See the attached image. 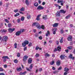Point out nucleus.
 Returning <instances> with one entry per match:
<instances>
[{
	"mask_svg": "<svg viewBox=\"0 0 75 75\" xmlns=\"http://www.w3.org/2000/svg\"><path fill=\"white\" fill-rule=\"evenodd\" d=\"M32 26H35L36 25V27L38 28V29H40V25L38 23H34L32 25Z\"/></svg>",
	"mask_w": 75,
	"mask_h": 75,
	"instance_id": "nucleus-1",
	"label": "nucleus"
},
{
	"mask_svg": "<svg viewBox=\"0 0 75 75\" xmlns=\"http://www.w3.org/2000/svg\"><path fill=\"white\" fill-rule=\"evenodd\" d=\"M29 44V42L27 41H25L24 42H23L22 44L23 47H24L26 46V45H27Z\"/></svg>",
	"mask_w": 75,
	"mask_h": 75,
	"instance_id": "nucleus-2",
	"label": "nucleus"
},
{
	"mask_svg": "<svg viewBox=\"0 0 75 75\" xmlns=\"http://www.w3.org/2000/svg\"><path fill=\"white\" fill-rule=\"evenodd\" d=\"M2 59H3V62H5L7 61L6 59H9V58L7 56H5L2 57Z\"/></svg>",
	"mask_w": 75,
	"mask_h": 75,
	"instance_id": "nucleus-3",
	"label": "nucleus"
},
{
	"mask_svg": "<svg viewBox=\"0 0 75 75\" xmlns=\"http://www.w3.org/2000/svg\"><path fill=\"white\" fill-rule=\"evenodd\" d=\"M7 39H8V37L7 36H4L2 37V40H3V41H4L5 42H6L7 41Z\"/></svg>",
	"mask_w": 75,
	"mask_h": 75,
	"instance_id": "nucleus-4",
	"label": "nucleus"
},
{
	"mask_svg": "<svg viewBox=\"0 0 75 75\" xmlns=\"http://www.w3.org/2000/svg\"><path fill=\"white\" fill-rule=\"evenodd\" d=\"M8 30L9 32V33H13V31H14V30H15V28H9L8 29Z\"/></svg>",
	"mask_w": 75,
	"mask_h": 75,
	"instance_id": "nucleus-5",
	"label": "nucleus"
},
{
	"mask_svg": "<svg viewBox=\"0 0 75 75\" xmlns=\"http://www.w3.org/2000/svg\"><path fill=\"white\" fill-rule=\"evenodd\" d=\"M28 58V56H25L23 59V60L24 62H25V61H26V60H27V59Z\"/></svg>",
	"mask_w": 75,
	"mask_h": 75,
	"instance_id": "nucleus-6",
	"label": "nucleus"
},
{
	"mask_svg": "<svg viewBox=\"0 0 75 75\" xmlns=\"http://www.w3.org/2000/svg\"><path fill=\"white\" fill-rule=\"evenodd\" d=\"M72 39V37L71 35H69L68 36L67 38V40L68 41H71Z\"/></svg>",
	"mask_w": 75,
	"mask_h": 75,
	"instance_id": "nucleus-7",
	"label": "nucleus"
},
{
	"mask_svg": "<svg viewBox=\"0 0 75 75\" xmlns=\"http://www.w3.org/2000/svg\"><path fill=\"white\" fill-rule=\"evenodd\" d=\"M21 34L20 31H18L16 33V36H19Z\"/></svg>",
	"mask_w": 75,
	"mask_h": 75,
	"instance_id": "nucleus-8",
	"label": "nucleus"
},
{
	"mask_svg": "<svg viewBox=\"0 0 75 75\" xmlns=\"http://www.w3.org/2000/svg\"><path fill=\"white\" fill-rule=\"evenodd\" d=\"M59 12L60 13H63V14H65L66 13V11H64L63 9L60 10Z\"/></svg>",
	"mask_w": 75,
	"mask_h": 75,
	"instance_id": "nucleus-9",
	"label": "nucleus"
},
{
	"mask_svg": "<svg viewBox=\"0 0 75 75\" xmlns=\"http://www.w3.org/2000/svg\"><path fill=\"white\" fill-rule=\"evenodd\" d=\"M37 8L38 10H42L44 9V7L40 5Z\"/></svg>",
	"mask_w": 75,
	"mask_h": 75,
	"instance_id": "nucleus-10",
	"label": "nucleus"
},
{
	"mask_svg": "<svg viewBox=\"0 0 75 75\" xmlns=\"http://www.w3.org/2000/svg\"><path fill=\"white\" fill-rule=\"evenodd\" d=\"M61 59H64L65 58V55L64 54H62L60 56Z\"/></svg>",
	"mask_w": 75,
	"mask_h": 75,
	"instance_id": "nucleus-11",
	"label": "nucleus"
},
{
	"mask_svg": "<svg viewBox=\"0 0 75 75\" xmlns=\"http://www.w3.org/2000/svg\"><path fill=\"white\" fill-rule=\"evenodd\" d=\"M56 64L57 66H59L61 64V61L58 60L56 62Z\"/></svg>",
	"mask_w": 75,
	"mask_h": 75,
	"instance_id": "nucleus-12",
	"label": "nucleus"
},
{
	"mask_svg": "<svg viewBox=\"0 0 75 75\" xmlns=\"http://www.w3.org/2000/svg\"><path fill=\"white\" fill-rule=\"evenodd\" d=\"M32 62V59L31 58H30L28 59V64H31Z\"/></svg>",
	"mask_w": 75,
	"mask_h": 75,
	"instance_id": "nucleus-13",
	"label": "nucleus"
},
{
	"mask_svg": "<svg viewBox=\"0 0 75 75\" xmlns=\"http://www.w3.org/2000/svg\"><path fill=\"white\" fill-rule=\"evenodd\" d=\"M60 12L59 11H57L56 13V16L57 17H59L60 16Z\"/></svg>",
	"mask_w": 75,
	"mask_h": 75,
	"instance_id": "nucleus-14",
	"label": "nucleus"
},
{
	"mask_svg": "<svg viewBox=\"0 0 75 75\" xmlns=\"http://www.w3.org/2000/svg\"><path fill=\"white\" fill-rule=\"evenodd\" d=\"M45 34L47 37H48V35H50V31L48 30H47V33H46Z\"/></svg>",
	"mask_w": 75,
	"mask_h": 75,
	"instance_id": "nucleus-15",
	"label": "nucleus"
},
{
	"mask_svg": "<svg viewBox=\"0 0 75 75\" xmlns=\"http://www.w3.org/2000/svg\"><path fill=\"white\" fill-rule=\"evenodd\" d=\"M41 28L42 29V30H45V26H44V25H42L41 26H40V29Z\"/></svg>",
	"mask_w": 75,
	"mask_h": 75,
	"instance_id": "nucleus-16",
	"label": "nucleus"
},
{
	"mask_svg": "<svg viewBox=\"0 0 75 75\" xmlns=\"http://www.w3.org/2000/svg\"><path fill=\"white\" fill-rule=\"evenodd\" d=\"M58 25V24L57 23H55L53 25V27H56Z\"/></svg>",
	"mask_w": 75,
	"mask_h": 75,
	"instance_id": "nucleus-17",
	"label": "nucleus"
},
{
	"mask_svg": "<svg viewBox=\"0 0 75 75\" xmlns=\"http://www.w3.org/2000/svg\"><path fill=\"white\" fill-rule=\"evenodd\" d=\"M43 18L44 20H46V19H47V15H44L43 16Z\"/></svg>",
	"mask_w": 75,
	"mask_h": 75,
	"instance_id": "nucleus-18",
	"label": "nucleus"
},
{
	"mask_svg": "<svg viewBox=\"0 0 75 75\" xmlns=\"http://www.w3.org/2000/svg\"><path fill=\"white\" fill-rule=\"evenodd\" d=\"M67 48H68V49H69V50H72V49L73 47H72V46H70L68 47H67Z\"/></svg>",
	"mask_w": 75,
	"mask_h": 75,
	"instance_id": "nucleus-19",
	"label": "nucleus"
},
{
	"mask_svg": "<svg viewBox=\"0 0 75 75\" xmlns=\"http://www.w3.org/2000/svg\"><path fill=\"white\" fill-rule=\"evenodd\" d=\"M69 69H68L67 68H65L64 69V71H66L67 72H68V71H69Z\"/></svg>",
	"mask_w": 75,
	"mask_h": 75,
	"instance_id": "nucleus-20",
	"label": "nucleus"
},
{
	"mask_svg": "<svg viewBox=\"0 0 75 75\" xmlns=\"http://www.w3.org/2000/svg\"><path fill=\"white\" fill-rule=\"evenodd\" d=\"M61 47L59 46L57 47V50L58 51H61Z\"/></svg>",
	"mask_w": 75,
	"mask_h": 75,
	"instance_id": "nucleus-21",
	"label": "nucleus"
},
{
	"mask_svg": "<svg viewBox=\"0 0 75 75\" xmlns=\"http://www.w3.org/2000/svg\"><path fill=\"white\" fill-rule=\"evenodd\" d=\"M33 64H32L30 65V66L29 67V68L30 69H33Z\"/></svg>",
	"mask_w": 75,
	"mask_h": 75,
	"instance_id": "nucleus-22",
	"label": "nucleus"
},
{
	"mask_svg": "<svg viewBox=\"0 0 75 75\" xmlns=\"http://www.w3.org/2000/svg\"><path fill=\"white\" fill-rule=\"evenodd\" d=\"M64 1L62 0H58L57 1L58 3H62Z\"/></svg>",
	"mask_w": 75,
	"mask_h": 75,
	"instance_id": "nucleus-23",
	"label": "nucleus"
},
{
	"mask_svg": "<svg viewBox=\"0 0 75 75\" xmlns=\"http://www.w3.org/2000/svg\"><path fill=\"white\" fill-rule=\"evenodd\" d=\"M25 3L27 5H29V2H28V0H25Z\"/></svg>",
	"mask_w": 75,
	"mask_h": 75,
	"instance_id": "nucleus-24",
	"label": "nucleus"
},
{
	"mask_svg": "<svg viewBox=\"0 0 75 75\" xmlns=\"http://www.w3.org/2000/svg\"><path fill=\"white\" fill-rule=\"evenodd\" d=\"M21 67H19V68H17V70L18 71H21Z\"/></svg>",
	"mask_w": 75,
	"mask_h": 75,
	"instance_id": "nucleus-25",
	"label": "nucleus"
},
{
	"mask_svg": "<svg viewBox=\"0 0 75 75\" xmlns=\"http://www.w3.org/2000/svg\"><path fill=\"white\" fill-rule=\"evenodd\" d=\"M70 17H71V16L70 15H69L68 16H66L65 17V18L66 19H68V18H69Z\"/></svg>",
	"mask_w": 75,
	"mask_h": 75,
	"instance_id": "nucleus-26",
	"label": "nucleus"
},
{
	"mask_svg": "<svg viewBox=\"0 0 75 75\" xmlns=\"http://www.w3.org/2000/svg\"><path fill=\"white\" fill-rule=\"evenodd\" d=\"M34 6H35V7H37V6H38V4L37 3H35L34 4Z\"/></svg>",
	"mask_w": 75,
	"mask_h": 75,
	"instance_id": "nucleus-27",
	"label": "nucleus"
},
{
	"mask_svg": "<svg viewBox=\"0 0 75 75\" xmlns=\"http://www.w3.org/2000/svg\"><path fill=\"white\" fill-rule=\"evenodd\" d=\"M12 25H11V23H9L8 24V27L9 28H10L11 27Z\"/></svg>",
	"mask_w": 75,
	"mask_h": 75,
	"instance_id": "nucleus-28",
	"label": "nucleus"
},
{
	"mask_svg": "<svg viewBox=\"0 0 75 75\" xmlns=\"http://www.w3.org/2000/svg\"><path fill=\"white\" fill-rule=\"evenodd\" d=\"M19 15H20V13H17L14 15V16L15 17H17V16H19Z\"/></svg>",
	"mask_w": 75,
	"mask_h": 75,
	"instance_id": "nucleus-29",
	"label": "nucleus"
},
{
	"mask_svg": "<svg viewBox=\"0 0 75 75\" xmlns=\"http://www.w3.org/2000/svg\"><path fill=\"white\" fill-rule=\"evenodd\" d=\"M20 11H24V7L20 9Z\"/></svg>",
	"mask_w": 75,
	"mask_h": 75,
	"instance_id": "nucleus-30",
	"label": "nucleus"
},
{
	"mask_svg": "<svg viewBox=\"0 0 75 75\" xmlns=\"http://www.w3.org/2000/svg\"><path fill=\"white\" fill-rule=\"evenodd\" d=\"M14 45L15 46L14 48H17V44L16 43H15Z\"/></svg>",
	"mask_w": 75,
	"mask_h": 75,
	"instance_id": "nucleus-31",
	"label": "nucleus"
},
{
	"mask_svg": "<svg viewBox=\"0 0 75 75\" xmlns=\"http://www.w3.org/2000/svg\"><path fill=\"white\" fill-rule=\"evenodd\" d=\"M14 62L15 63L17 64L18 62V60L17 59H15L14 60Z\"/></svg>",
	"mask_w": 75,
	"mask_h": 75,
	"instance_id": "nucleus-32",
	"label": "nucleus"
},
{
	"mask_svg": "<svg viewBox=\"0 0 75 75\" xmlns=\"http://www.w3.org/2000/svg\"><path fill=\"white\" fill-rule=\"evenodd\" d=\"M24 31H25V29H21L20 31L21 33H23V32H24Z\"/></svg>",
	"mask_w": 75,
	"mask_h": 75,
	"instance_id": "nucleus-33",
	"label": "nucleus"
},
{
	"mask_svg": "<svg viewBox=\"0 0 75 75\" xmlns=\"http://www.w3.org/2000/svg\"><path fill=\"white\" fill-rule=\"evenodd\" d=\"M60 42L61 43H62V42H63V38H61V39L60 40Z\"/></svg>",
	"mask_w": 75,
	"mask_h": 75,
	"instance_id": "nucleus-34",
	"label": "nucleus"
},
{
	"mask_svg": "<svg viewBox=\"0 0 75 75\" xmlns=\"http://www.w3.org/2000/svg\"><path fill=\"white\" fill-rule=\"evenodd\" d=\"M45 57H50V54L47 53H46L45 55Z\"/></svg>",
	"mask_w": 75,
	"mask_h": 75,
	"instance_id": "nucleus-35",
	"label": "nucleus"
},
{
	"mask_svg": "<svg viewBox=\"0 0 75 75\" xmlns=\"http://www.w3.org/2000/svg\"><path fill=\"white\" fill-rule=\"evenodd\" d=\"M14 13H17L18 11V9H16L14 10Z\"/></svg>",
	"mask_w": 75,
	"mask_h": 75,
	"instance_id": "nucleus-36",
	"label": "nucleus"
},
{
	"mask_svg": "<svg viewBox=\"0 0 75 75\" xmlns=\"http://www.w3.org/2000/svg\"><path fill=\"white\" fill-rule=\"evenodd\" d=\"M17 56L18 57H20V53H18L17 54Z\"/></svg>",
	"mask_w": 75,
	"mask_h": 75,
	"instance_id": "nucleus-37",
	"label": "nucleus"
},
{
	"mask_svg": "<svg viewBox=\"0 0 75 75\" xmlns=\"http://www.w3.org/2000/svg\"><path fill=\"white\" fill-rule=\"evenodd\" d=\"M54 61H52V62H50V65H53V64H54Z\"/></svg>",
	"mask_w": 75,
	"mask_h": 75,
	"instance_id": "nucleus-38",
	"label": "nucleus"
},
{
	"mask_svg": "<svg viewBox=\"0 0 75 75\" xmlns=\"http://www.w3.org/2000/svg\"><path fill=\"white\" fill-rule=\"evenodd\" d=\"M62 69V67L61 66L58 69V71H59L60 70H61Z\"/></svg>",
	"mask_w": 75,
	"mask_h": 75,
	"instance_id": "nucleus-39",
	"label": "nucleus"
},
{
	"mask_svg": "<svg viewBox=\"0 0 75 75\" xmlns=\"http://www.w3.org/2000/svg\"><path fill=\"white\" fill-rule=\"evenodd\" d=\"M32 45V43H30L29 45H28V47H31Z\"/></svg>",
	"mask_w": 75,
	"mask_h": 75,
	"instance_id": "nucleus-40",
	"label": "nucleus"
},
{
	"mask_svg": "<svg viewBox=\"0 0 75 75\" xmlns=\"http://www.w3.org/2000/svg\"><path fill=\"white\" fill-rule=\"evenodd\" d=\"M30 15H27V18H28V19H30Z\"/></svg>",
	"mask_w": 75,
	"mask_h": 75,
	"instance_id": "nucleus-41",
	"label": "nucleus"
},
{
	"mask_svg": "<svg viewBox=\"0 0 75 75\" xmlns=\"http://www.w3.org/2000/svg\"><path fill=\"white\" fill-rule=\"evenodd\" d=\"M4 69L1 67H0V71H3Z\"/></svg>",
	"mask_w": 75,
	"mask_h": 75,
	"instance_id": "nucleus-42",
	"label": "nucleus"
},
{
	"mask_svg": "<svg viewBox=\"0 0 75 75\" xmlns=\"http://www.w3.org/2000/svg\"><path fill=\"white\" fill-rule=\"evenodd\" d=\"M5 20L6 23H9V21H8L7 19H6Z\"/></svg>",
	"mask_w": 75,
	"mask_h": 75,
	"instance_id": "nucleus-43",
	"label": "nucleus"
},
{
	"mask_svg": "<svg viewBox=\"0 0 75 75\" xmlns=\"http://www.w3.org/2000/svg\"><path fill=\"white\" fill-rule=\"evenodd\" d=\"M69 58H72V54H69Z\"/></svg>",
	"mask_w": 75,
	"mask_h": 75,
	"instance_id": "nucleus-44",
	"label": "nucleus"
},
{
	"mask_svg": "<svg viewBox=\"0 0 75 75\" xmlns=\"http://www.w3.org/2000/svg\"><path fill=\"white\" fill-rule=\"evenodd\" d=\"M20 21H21V20H20V19H17V23H20Z\"/></svg>",
	"mask_w": 75,
	"mask_h": 75,
	"instance_id": "nucleus-45",
	"label": "nucleus"
},
{
	"mask_svg": "<svg viewBox=\"0 0 75 75\" xmlns=\"http://www.w3.org/2000/svg\"><path fill=\"white\" fill-rule=\"evenodd\" d=\"M26 70H27V71H31V70L29 69H28V67H26Z\"/></svg>",
	"mask_w": 75,
	"mask_h": 75,
	"instance_id": "nucleus-46",
	"label": "nucleus"
},
{
	"mask_svg": "<svg viewBox=\"0 0 75 75\" xmlns=\"http://www.w3.org/2000/svg\"><path fill=\"white\" fill-rule=\"evenodd\" d=\"M24 17L23 16L21 18V21H24Z\"/></svg>",
	"mask_w": 75,
	"mask_h": 75,
	"instance_id": "nucleus-47",
	"label": "nucleus"
},
{
	"mask_svg": "<svg viewBox=\"0 0 75 75\" xmlns=\"http://www.w3.org/2000/svg\"><path fill=\"white\" fill-rule=\"evenodd\" d=\"M1 31L2 33H6L7 31L6 30H2Z\"/></svg>",
	"mask_w": 75,
	"mask_h": 75,
	"instance_id": "nucleus-48",
	"label": "nucleus"
},
{
	"mask_svg": "<svg viewBox=\"0 0 75 75\" xmlns=\"http://www.w3.org/2000/svg\"><path fill=\"white\" fill-rule=\"evenodd\" d=\"M39 55H40L39 54H36L35 56L36 57H39Z\"/></svg>",
	"mask_w": 75,
	"mask_h": 75,
	"instance_id": "nucleus-49",
	"label": "nucleus"
},
{
	"mask_svg": "<svg viewBox=\"0 0 75 75\" xmlns=\"http://www.w3.org/2000/svg\"><path fill=\"white\" fill-rule=\"evenodd\" d=\"M4 67L5 68H6L7 67V64H5L4 65Z\"/></svg>",
	"mask_w": 75,
	"mask_h": 75,
	"instance_id": "nucleus-50",
	"label": "nucleus"
},
{
	"mask_svg": "<svg viewBox=\"0 0 75 75\" xmlns=\"http://www.w3.org/2000/svg\"><path fill=\"white\" fill-rule=\"evenodd\" d=\"M38 38L40 40H42V38L41 36H39Z\"/></svg>",
	"mask_w": 75,
	"mask_h": 75,
	"instance_id": "nucleus-51",
	"label": "nucleus"
},
{
	"mask_svg": "<svg viewBox=\"0 0 75 75\" xmlns=\"http://www.w3.org/2000/svg\"><path fill=\"white\" fill-rule=\"evenodd\" d=\"M57 28H54L53 30V31H57Z\"/></svg>",
	"mask_w": 75,
	"mask_h": 75,
	"instance_id": "nucleus-52",
	"label": "nucleus"
},
{
	"mask_svg": "<svg viewBox=\"0 0 75 75\" xmlns=\"http://www.w3.org/2000/svg\"><path fill=\"white\" fill-rule=\"evenodd\" d=\"M22 73H23V75H24L26 74H27V71H25V72H23Z\"/></svg>",
	"mask_w": 75,
	"mask_h": 75,
	"instance_id": "nucleus-53",
	"label": "nucleus"
},
{
	"mask_svg": "<svg viewBox=\"0 0 75 75\" xmlns=\"http://www.w3.org/2000/svg\"><path fill=\"white\" fill-rule=\"evenodd\" d=\"M54 74H57V72H58V71H55L53 72Z\"/></svg>",
	"mask_w": 75,
	"mask_h": 75,
	"instance_id": "nucleus-54",
	"label": "nucleus"
},
{
	"mask_svg": "<svg viewBox=\"0 0 75 75\" xmlns=\"http://www.w3.org/2000/svg\"><path fill=\"white\" fill-rule=\"evenodd\" d=\"M65 51L67 53H68V52H69V50H65Z\"/></svg>",
	"mask_w": 75,
	"mask_h": 75,
	"instance_id": "nucleus-55",
	"label": "nucleus"
},
{
	"mask_svg": "<svg viewBox=\"0 0 75 75\" xmlns=\"http://www.w3.org/2000/svg\"><path fill=\"white\" fill-rule=\"evenodd\" d=\"M60 31L61 34H62V33H64V31H63V30L62 29Z\"/></svg>",
	"mask_w": 75,
	"mask_h": 75,
	"instance_id": "nucleus-56",
	"label": "nucleus"
},
{
	"mask_svg": "<svg viewBox=\"0 0 75 75\" xmlns=\"http://www.w3.org/2000/svg\"><path fill=\"white\" fill-rule=\"evenodd\" d=\"M35 37H38V33H36L35 35Z\"/></svg>",
	"mask_w": 75,
	"mask_h": 75,
	"instance_id": "nucleus-57",
	"label": "nucleus"
},
{
	"mask_svg": "<svg viewBox=\"0 0 75 75\" xmlns=\"http://www.w3.org/2000/svg\"><path fill=\"white\" fill-rule=\"evenodd\" d=\"M68 74V73L67 72H65L64 74V75H67Z\"/></svg>",
	"mask_w": 75,
	"mask_h": 75,
	"instance_id": "nucleus-58",
	"label": "nucleus"
},
{
	"mask_svg": "<svg viewBox=\"0 0 75 75\" xmlns=\"http://www.w3.org/2000/svg\"><path fill=\"white\" fill-rule=\"evenodd\" d=\"M23 50L24 51H25V50H27V47H25Z\"/></svg>",
	"mask_w": 75,
	"mask_h": 75,
	"instance_id": "nucleus-59",
	"label": "nucleus"
},
{
	"mask_svg": "<svg viewBox=\"0 0 75 75\" xmlns=\"http://www.w3.org/2000/svg\"><path fill=\"white\" fill-rule=\"evenodd\" d=\"M38 49H39V47L37 46L36 47V50H38Z\"/></svg>",
	"mask_w": 75,
	"mask_h": 75,
	"instance_id": "nucleus-60",
	"label": "nucleus"
},
{
	"mask_svg": "<svg viewBox=\"0 0 75 75\" xmlns=\"http://www.w3.org/2000/svg\"><path fill=\"white\" fill-rule=\"evenodd\" d=\"M52 70H55V67H52Z\"/></svg>",
	"mask_w": 75,
	"mask_h": 75,
	"instance_id": "nucleus-61",
	"label": "nucleus"
},
{
	"mask_svg": "<svg viewBox=\"0 0 75 75\" xmlns=\"http://www.w3.org/2000/svg\"><path fill=\"white\" fill-rule=\"evenodd\" d=\"M9 3H6V7H8V5H9Z\"/></svg>",
	"mask_w": 75,
	"mask_h": 75,
	"instance_id": "nucleus-62",
	"label": "nucleus"
},
{
	"mask_svg": "<svg viewBox=\"0 0 75 75\" xmlns=\"http://www.w3.org/2000/svg\"><path fill=\"white\" fill-rule=\"evenodd\" d=\"M36 19L37 20V21H40V18H37Z\"/></svg>",
	"mask_w": 75,
	"mask_h": 75,
	"instance_id": "nucleus-63",
	"label": "nucleus"
},
{
	"mask_svg": "<svg viewBox=\"0 0 75 75\" xmlns=\"http://www.w3.org/2000/svg\"><path fill=\"white\" fill-rule=\"evenodd\" d=\"M41 16V15H38L37 16V18H40V16Z\"/></svg>",
	"mask_w": 75,
	"mask_h": 75,
	"instance_id": "nucleus-64",
	"label": "nucleus"
}]
</instances>
